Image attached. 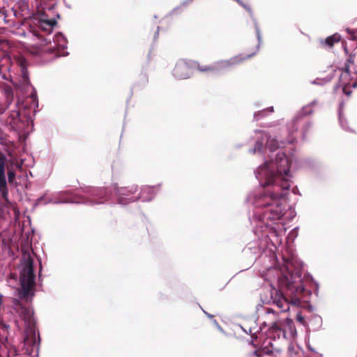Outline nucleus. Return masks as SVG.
Instances as JSON below:
<instances>
[{
    "label": "nucleus",
    "mask_w": 357,
    "mask_h": 357,
    "mask_svg": "<svg viewBox=\"0 0 357 357\" xmlns=\"http://www.w3.org/2000/svg\"><path fill=\"white\" fill-rule=\"evenodd\" d=\"M75 199H56L52 200V199H49L46 201L45 204L49 203H53L54 204H86V205H95L98 204L100 202L93 200L91 199V197L87 195L84 196L81 194H76L74 195Z\"/></svg>",
    "instance_id": "9b49d317"
},
{
    "label": "nucleus",
    "mask_w": 357,
    "mask_h": 357,
    "mask_svg": "<svg viewBox=\"0 0 357 357\" xmlns=\"http://www.w3.org/2000/svg\"><path fill=\"white\" fill-rule=\"evenodd\" d=\"M291 303L294 305H298L300 304V300L298 298H292Z\"/></svg>",
    "instance_id": "5701e85b"
},
{
    "label": "nucleus",
    "mask_w": 357,
    "mask_h": 357,
    "mask_svg": "<svg viewBox=\"0 0 357 357\" xmlns=\"http://www.w3.org/2000/svg\"><path fill=\"white\" fill-rule=\"evenodd\" d=\"M214 323L218 326V327L220 328V330H222V329L220 328V327L218 326V324H217V321H216L215 320L214 321Z\"/></svg>",
    "instance_id": "2f4dec72"
},
{
    "label": "nucleus",
    "mask_w": 357,
    "mask_h": 357,
    "mask_svg": "<svg viewBox=\"0 0 357 357\" xmlns=\"http://www.w3.org/2000/svg\"><path fill=\"white\" fill-rule=\"evenodd\" d=\"M199 68L193 61L178 60L172 70V75L176 79H187L192 74V68Z\"/></svg>",
    "instance_id": "1a4fd4ad"
},
{
    "label": "nucleus",
    "mask_w": 357,
    "mask_h": 357,
    "mask_svg": "<svg viewBox=\"0 0 357 357\" xmlns=\"http://www.w3.org/2000/svg\"><path fill=\"white\" fill-rule=\"evenodd\" d=\"M273 111V107H268L266 109H265V110H264V111L260 112H259V114H255V118H258V116H259L260 114H264L265 112H272Z\"/></svg>",
    "instance_id": "412c9836"
},
{
    "label": "nucleus",
    "mask_w": 357,
    "mask_h": 357,
    "mask_svg": "<svg viewBox=\"0 0 357 357\" xmlns=\"http://www.w3.org/2000/svg\"><path fill=\"white\" fill-rule=\"evenodd\" d=\"M292 162V156L280 151L256 169L255 176L263 189L249 197V199L257 208L264 209L262 215L257 212L252 218V222L257 228L271 227V222L286 215L289 220L295 217L296 212L287 203L284 192L289 189L292 183L293 175L290 170Z\"/></svg>",
    "instance_id": "f257e3e1"
},
{
    "label": "nucleus",
    "mask_w": 357,
    "mask_h": 357,
    "mask_svg": "<svg viewBox=\"0 0 357 357\" xmlns=\"http://www.w3.org/2000/svg\"><path fill=\"white\" fill-rule=\"evenodd\" d=\"M36 278L33 259L30 254H24L20 266V287L17 289L18 298L14 299L13 305L29 327L34 321L31 302L36 292Z\"/></svg>",
    "instance_id": "f03ea898"
},
{
    "label": "nucleus",
    "mask_w": 357,
    "mask_h": 357,
    "mask_svg": "<svg viewBox=\"0 0 357 357\" xmlns=\"http://www.w3.org/2000/svg\"><path fill=\"white\" fill-rule=\"evenodd\" d=\"M160 186H149L146 185L142 188L139 199L143 202H149L152 200L158 192L159 191Z\"/></svg>",
    "instance_id": "2eb2a0df"
},
{
    "label": "nucleus",
    "mask_w": 357,
    "mask_h": 357,
    "mask_svg": "<svg viewBox=\"0 0 357 357\" xmlns=\"http://www.w3.org/2000/svg\"><path fill=\"white\" fill-rule=\"evenodd\" d=\"M131 96H132V94L130 95V96L129 97V98L126 100L127 104H128V102L130 101V99L131 98Z\"/></svg>",
    "instance_id": "c756f323"
},
{
    "label": "nucleus",
    "mask_w": 357,
    "mask_h": 357,
    "mask_svg": "<svg viewBox=\"0 0 357 357\" xmlns=\"http://www.w3.org/2000/svg\"><path fill=\"white\" fill-rule=\"evenodd\" d=\"M349 65L342 72L340 76V85L344 93L349 96V86L357 87V56H352L348 60Z\"/></svg>",
    "instance_id": "20e7f679"
},
{
    "label": "nucleus",
    "mask_w": 357,
    "mask_h": 357,
    "mask_svg": "<svg viewBox=\"0 0 357 357\" xmlns=\"http://www.w3.org/2000/svg\"><path fill=\"white\" fill-rule=\"evenodd\" d=\"M79 190L91 197L92 199L100 202L98 204L103 203L104 200H108L113 195L115 196L117 203L122 206L132 204L134 202V193L127 188L114 187L113 189H110L108 188L82 186L79 188Z\"/></svg>",
    "instance_id": "7ed1b4c3"
},
{
    "label": "nucleus",
    "mask_w": 357,
    "mask_h": 357,
    "mask_svg": "<svg viewBox=\"0 0 357 357\" xmlns=\"http://www.w3.org/2000/svg\"><path fill=\"white\" fill-rule=\"evenodd\" d=\"M20 82V88L22 91H28L29 89H31V93L29 95V98L31 99V104L36 107H38V99L37 96V93L35 88L31 85L29 77V72L27 68L24 66H21L20 68V78L19 80Z\"/></svg>",
    "instance_id": "6e6552de"
},
{
    "label": "nucleus",
    "mask_w": 357,
    "mask_h": 357,
    "mask_svg": "<svg viewBox=\"0 0 357 357\" xmlns=\"http://www.w3.org/2000/svg\"><path fill=\"white\" fill-rule=\"evenodd\" d=\"M67 39L66 37L62 33H58L55 35L54 43L57 44L58 48L56 47H48L47 51L50 53L55 54L56 57L66 56L68 55V52L66 51L67 49Z\"/></svg>",
    "instance_id": "f8f14e48"
},
{
    "label": "nucleus",
    "mask_w": 357,
    "mask_h": 357,
    "mask_svg": "<svg viewBox=\"0 0 357 357\" xmlns=\"http://www.w3.org/2000/svg\"><path fill=\"white\" fill-rule=\"evenodd\" d=\"M204 313H205V314H206L208 317H212V315H211V314H209L206 313V312H204Z\"/></svg>",
    "instance_id": "7c9ffc66"
},
{
    "label": "nucleus",
    "mask_w": 357,
    "mask_h": 357,
    "mask_svg": "<svg viewBox=\"0 0 357 357\" xmlns=\"http://www.w3.org/2000/svg\"><path fill=\"white\" fill-rule=\"evenodd\" d=\"M285 327H288L289 329V331L291 333L294 334L296 331L295 328L293 325V321L290 319L287 318L285 319V321L284 323H282L280 320L275 319L272 324L271 328L273 331H284V333H285Z\"/></svg>",
    "instance_id": "dca6fc26"
},
{
    "label": "nucleus",
    "mask_w": 357,
    "mask_h": 357,
    "mask_svg": "<svg viewBox=\"0 0 357 357\" xmlns=\"http://www.w3.org/2000/svg\"><path fill=\"white\" fill-rule=\"evenodd\" d=\"M30 17L33 19L35 24H38L41 29L45 30H47L48 29H52L57 23L54 18L48 19L44 13L41 15H36L33 13Z\"/></svg>",
    "instance_id": "ddd939ff"
},
{
    "label": "nucleus",
    "mask_w": 357,
    "mask_h": 357,
    "mask_svg": "<svg viewBox=\"0 0 357 357\" xmlns=\"http://www.w3.org/2000/svg\"><path fill=\"white\" fill-rule=\"evenodd\" d=\"M256 33H257V39L259 40V43H260L261 41V33L259 31V28L257 27V25H256Z\"/></svg>",
    "instance_id": "4be33fe9"
},
{
    "label": "nucleus",
    "mask_w": 357,
    "mask_h": 357,
    "mask_svg": "<svg viewBox=\"0 0 357 357\" xmlns=\"http://www.w3.org/2000/svg\"><path fill=\"white\" fill-rule=\"evenodd\" d=\"M55 6H56V3H52V4L50 5L47 8L52 10L54 8Z\"/></svg>",
    "instance_id": "a878e982"
},
{
    "label": "nucleus",
    "mask_w": 357,
    "mask_h": 357,
    "mask_svg": "<svg viewBox=\"0 0 357 357\" xmlns=\"http://www.w3.org/2000/svg\"><path fill=\"white\" fill-rule=\"evenodd\" d=\"M10 123L18 129L22 128L25 124L32 123V118L31 116H27L25 113H22L20 111L13 112L10 114Z\"/></svg>",
    "instance_id": "4468645a"
},
{
    "label": "nucleus",
    "mask_w": 357,
    "mask_h": 357,
    "mask_svg": "<svg viewBox=\"0 0 357 357\" xmlns=\"http://www.w3.org/2000/svg\"><path fill=\"white\" fill-rule=\"evenodd\" d=\"M257 135V141L254 149H250V151L253 153L261 152L263 144L266 143V149H269L271 151L283 146L285 142L283 140L278 141L275 137L268 136L267 133L260 131L256 132Z\"/></svg>",
    "instance_id": "423d86ee"
},
{
    "label": "nucleus",
    "mask_w": 357,
    "mask_h": 357,
    "mask_svg": "<svg viewBox=\"0 0 357 357\" xmlns=\"http://www.w3.org/2000/svg\"><path fill=\"white\" fill-rule=\"evenodd\" d=\"M245 59V57H242L241 56H236L228 60L218 61L212 66L199 67V70L202 72L224 70L229 68L234 65L240 63Z\"/></svg>",
    "instance_id": "9d476101"
},
{
    "label": "nucleus",
    "mask_w": 357,
    "mask_h": 357,
    "mask_svg": "<svg viewBox=\"0 0 357 357\" xmlns=\"http://www.w3.org/2000/svg\"><path fill=\"white\" fill-rule=\"evenodd\" d=\"M266 312L268 314H273V315L275 314V311L273 309H271V308H267L266 309Z\"/></svg>",
    "instance_id": "b1692460"
},
{
    "label": "nucleus",
    "mask_w": 357,
    "mask_h": 357,
    "mask_svg": "<svg viewBox=\"0 0 357 357\" xmlns=\"http://www.w3.org/2000/svg\"><path fill=\"white\" fill-rule=\"evenodd\" d=\"M340 123L342 125V126H343V120H342V118L341 116V114L340 113Z\"/></svg>",
    "instance_id": "cd10ccee"
},
{
    "label": "nucleus",
    "mask_w": 357,
    "mask_h": 357,
    "mask_svg": "<svg viewBox=\"0 0 357 357\" xmlns=\"http://www.w3.org/2000/svg\"><path fill=\"white\" fill-rule=\"evenodd\" d=\"M291 263L287 262L285 268L287 273H282V275L278 278V286L280 289H287L292 293L301 294L305 291V287L302 283L296 285L293 280V275L291 273Z\"/></svg>",
    "instance_id": "39448f33"
},
{
    "label": "nucleus",
    "mask_w": 357,
    "mask_h": 357,
    "mask_svg": "<svg viewBox=\"0 0 357 357\" xmlns=\"http://www.w3.org/2000/svg\"><path fill=\"white\" fill-rule=\"evenodd\" d=\"M341 39L340 35L338 33H335L331 36H328L326 40L325 43L329 47H332L335 43H338Z\"/></svg>",
    "instance_id": "a211bd4d"
},
{
    "label": "nucleus",
    "mask_w": 357,
    "mask_h": 357,
    "mask_svg": "<svg viewBox=\"0 0 357 357\" xmlns=\"http://www.w3.org/2000/svg\"><path fill=\"white\" fill-rule=\"evenodd\" d=\"M6 155L0 157V192L3 199H7L8 195V183L13 186L17 185L15 172L13 170L8 172V181L5 172Z\"/></svg>",
    "instance_id": "0eeeda50"
},
{
    "label": "nucleus",
    "mask_w": 357,
    "mask_h": 357,
    "mask_svg": "<svg viewBox=\"0 0 357 357\" xmlns=\"http://www.w3.org/2000/svg\"><path fill=\"white\" fill-rule=\"evenodd\" d=\"M296 320L303 325H305V319L301 313L296 314Z\"/></svg>",
    "instance_id": "aec40b11"
},
{
    "label": "nucleus",
    "mask_w": 357,
    "mask_h": 357,
    "mask_svg": "<svg viewBox=\"0 0 357 357\" xmlns=\"http://www.w3.org/2000/svg\"><path fill=\"white\" fill-rule=\"evenodd\" d=\"M77 193H73L71 191H69V190H66V191H59V192H57L56 193V195L60 198L61 199H66L65 198V196H71L73 197L72 199H75L74 198V195H76Z\"/></svg>",
    "instance_id": "6ab92c4d"
},
{
    "label": "nucleus",
    "mask_w": 357,
    "mask_h": 357,
    "mask_svg": "<svg viewBox=\"0 0 357 357\" xmlns=\"http://www.w3.org/2000/svg\"><path fill=\"white\" fill-rule=\"evenodd\" d=\"M56 17L59 18V17H60V15H59V14H57V15H56Z\"/></svg>",
    "instance_id": "473e14b6"
},
{
    "label": "nucleus",
    "mask_w": 357,
    "mask_h": 357,
    "mask_svg": "<svg viewBox=\"0 0 357 357\" xmlns=\"http://www.w3.org/2000/svg\"><path fill=\"white\" fill-rule=\"evenodd\" d=\"M238 1L241 5H242L244 8H247L246 6L240 1V0H236Z\"/></svg>",
    "instance_id": "c85d7f7f"
},
{
    "label": "nucleus",
    "mask_w": 357,
    "mask_h": 357,
    "mask_svg": "<svg viewBox=\"0 0 357 357\" xmlns=\"http://www.w3.org/2000/svg\"><path fill=\"white\" fill-rule=\"evenodd\" d=\"M44 199V196H41L38 199H37V202L36 203V204H38L40 202H41L43 199Z\"/></svg>",
    "instance_id": "bb28decb"
},
{
    "label": "nucleus",
    "mask_w": 357,
    "mask_h": 357,
    "mask_svg": "<svg viewBox=\"0 0 357 357\" xmlns=\"http://www.w3.org/2000/svg\"><path fill=\"white\" fill-rule=\"evenodd\" d=\"M274 303L281 312H287L289 309V303L282 295H279L278 298L275 299Z\"/></svg>",
    "instance_id": "f3484780"
},
{
    "label": "nucleus",
    "mask_w": 357,
    "mask_h": 357,
    "mask_svg": "<svg viewBox=\"0 0 357 357\" xmlns=\"http://www.w3.org/2000/svg\"><path fill=\"white\" fill-rule=\"evenodd\" d=\"M295 141V138L293 137H290L289 138H288L287 139V142L288 143H294Z\"/></svg>",
    "instance_id": "393cba45"
}]
</instances>
